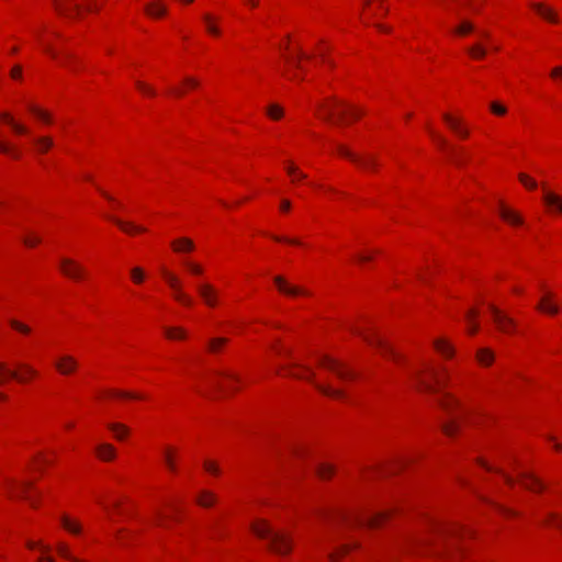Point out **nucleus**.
<instances>
[{
	"label": "nucleus",
	"instance_id": "052dcab7",
	"mask_svg": "<svg viewBox=\"0 0 562 562\" xmlns=\"http://www.w3.org/2000/svg\"><path fill=\"white\" fill-rule=\"evenodd\" d=\"M347 550H348L347 547L344 546L339 549V551L328 553L329 561L330 562H339L340 552L344 553Z\"/></svg>",
	"mask_w": 562,
	"mask_h": 562
},
{
	"label": "nucleus",
	"instance_id": "7ed1b4c3",
	"mask_svg": "<svg viewBox=\"0 0 562 562\" xmlns=\"http://www.w3.org/2000/svg\"><path fill=\"white\" fill-rule=\"evenodd\" d=\"M448 374L445 369L427 368L425 373H416V382L418 386L426 391L436 393L445 384Z\"/></svg>",
	"mask_w": 562,
	"mask_h": 562
},
{
	"label": "nucleus",
	"instance_id": "3c124183",
	"mask_svg": "<svg viewBox=\"0 0 562 562\" xmlns=\"http://www.w3.org/2000/svg\"><path fill=\"white\" fill-rule=\"evenodd\" d=\"M136 87L144 93V94H147V95H150V97H154L156 94V91L148 85L142 82V81H136Z\"/></svg>",
	"mask_w": 562,
	"mask_h": 562
},
{
	"label": "nucleus",
	"instance_id": "864d4df0",
	"mask_svg": "<svg viewBox=\"0 0 562 562\" xmlns=\"http://www.w3.org/2000/svg\"><path fill=\"white\" fill-rule=\"evenodd\" d=\"M225 341L226 340L223 339V338H214V339H212L210 341V344H209V350L211 352H216L220 349V347L225 344Z\"/></svg>",
	"mask_w": 562,
	"mask_h": 562
},
{
	"label": "nucleus",
	"instance_id": "412c9836",
	"mask_svg": "<svg viewBox=\"0 0 562 562\" xmlns=\"http://www.w3.org/2000/svg\"><path fill=\"white\" fill-rule=\"evenodd\" d=\"M499 215L507 222L514 225L522 224V218L515 211L507 209L505 205L501 204Z\"/></svg>",
	"mask_w": 562,
	"mask_h": 562
},
{
	"label": "nucleus",
	"instance_id": "f3484780",
	"mask_svg": "<svg viewBox=\"0 0 562 562\" xmlns=\"http://www.w3.org/2000/svg\"><path fill=\"white\" fill-rule=\"evenodd\" d=\"M531 8L547 21L552 22V23H558V21H559L558 14L552 8L546 5L541 2L531 3Z\"/></svg>",
	"mask_w": 562,
	"mask_h": 562
},
{
	"label": "nucleus",
	"instance_id": "20e7f679",
	"mask_svg": "<svg viewBox=\"0 0 562 562\" xmlns=\"http://www.w3.org/2000/svg\"><path fill=\"white\" fill-rule=\"evenodd\" d=\"M386 513H378V514H355V515H338V518L342 521H347L348 524L357 525V526H367L370 528L378 527L384 519H386Z\"/></svg>",
	"mask_w": 562,
	"mask_h": 562
},
{
	"label": "nucleus",
	"instance_id": "dca6fc26",
	"mask_svg": "<svg viewBox=\"0 0 562 562\" xmlns=\"http://www.w3.org/2000/svg\"><path fill=\"white\" fill-rule=\"evenodd\" d=\"M55 367L60 374L68 375L76 371L78 362L74 357L66 355L57 359Z\"/></svg>",
	"mask_w": 562,
	"mask_h": 562
},
{
	"label": "nucleus",
	"instance_id": "9b49d317",
	"mask_svg": "<svg viewBox=\"0 0 562 562\" xmlns=\"http://www.w3.org/2000/svg\"><path fill=\"white\" fill-rule=\"evenodd\" d=\"M196 291L207 306L214 307L217 305L218 292L212 284L199 283L196 284Z\"/></svg>",
	"mask_w": 562,
	"mask_h": 562
},
{
	"label": "nucleus",
	"instance_id": "8fccbe9b",
	"mask_svg": "<svg viewBox=\"0 0 562 562\" xmlns=\"http://www.w3.org/2000/svg\"><path fill=\"white\" fill-rule=\"evenodd\" d=\"M268 114L271 119L279 120L283 114V110L279 105L272 104L268 108Z\"/></svg>",
	"mask_w": 562,
	"mask_h": 562
},
{
	"label": "nucleus",
	"instance_id": "e433bc0d",
	"mask_svg": "<svg viewBox=\"0 0 562 562\" xmlns=\"http://www.w3.org/2000/svg\"><path fill=\"white\" fill-rule=\"evenodd\" d=\"M38 150L45 153L53 146V139L49 136H43L34 139Z\"/></svg>",
	"mask_w": 562,
	"mask_h": 562
},
{
	"label": "nucleus",
	"instance_id": "4468645a",
	"mask_svg": "<svg viewBox=\"0 0 562 562\" xmlns=\"http://www.w3.org/2000/svg\"><path fill=\"white\" fill-rule=\"evenodd\" d=\"M274 283L278 286L279 291L283 294H286L289 296H299V295H307V291L303 288H300L297 285L290 284L285 279L282 277H276Z\"/></svg>",
	"mask_w": 562,
	"mask_h": 562
},
{
	"label": "nucleus",
	"instance_id": "4be33fe9",
	"mask_svg": "<svg viewBox=\"0 0 562 562\" xmlns=\"http://www.w3.org/2000/svg\"><path fill=\"white\" fill-rule=\"evenodd\" d=\"M0 121H4L5 123H8L13 128V131L18 134H26L27 133L26 126L21 123L15 122L14 119L11 116V114L8 112L0 113Z\"/></svg>",
	"mask_w": 562,
	"mask_h": 562
},
{
	"label": "nucleus",
	"instance_id": "ea45409f",
	"mask_svg": "<svg viewBox=\"0 0 562 562\" xmlns=\"http://www.w3.org/2000/svg\"><path fill=\"white\" fill-rule=\"evenodd\" d=\"M469 54L476 59L483 58L486 55V48L481 44H474L468 48Z\"/></svg>",
	"mask_w": 562,
	"mask_h": 562
},
{
	"label": "nucleus",
	"instance_id": "37998d69",
	"mask_svg": "<svg viewBox=\"0 0 562 562\" xmlns=\"http://www.w3.org/2000/svg\"><path fill=\"white\" fill-rule=\"evenodd\" d=\"M474 30V25L470 21H462L460 25L456 29V32L460 35H465L471 33Z\"/></svg>",
	"mask_w": 562,
	"mask_h": 562
},
{
	"label": "nucleus",
	"instance_id": "09e8293b",
	"mask_svg": "<svg viewBox=\"0 0 562 562\" xmlns=\"http://www.w3.org/2000/svg\"><path fill=\"white\" fill-rule=\"evenodd\" d=\"M483 467H484L487 471H493V472H496V473L501 474V475L504 477V480H505V482H506L507 484L513 485L514 480H513L508 474H506L505 472H503V470H502V469L490 467V465H488V464H486V463H483Z\"/></svg>",
	"mask_w": 562,
	"mask_h": 562
},
{
	"label": "nucleus",
	"instance_id": "49530a36",
	"mask_svg": "<svg viewBox=\"0 0 562 562\" xmlns=\"http://www.w3.org/2000/svg\"><path fill=\"white\" fill-rule=\"evenodd\" d=\"M519 181L528 189H536L537 182L526 173L518 175Z\"/></svg>",
	"mask_w": 562,
	"mask_h": 562
},
{
	"label": "nucleus",
	"instance_id": "bb28decb",
	"mask_svg": "<svg viewBox=\"0 0 562 562\" xmlns=\"http://www.w3.org/2000/svg\"><path fill=\"white\" fill-rule=\"evenodd\" d=\"M119 227H121L124 232L133 233V232H145V228L142 226H136L133 223L123 222L116 217H109Z\"/></svg>",
	"mask_w": 562,
	"mask_h": 562
},
{
	"label": "nucleus",
	"instance_id": "4c0bfd02",
	"mask_svg": "<svg viewBox=\"0 0 562 562\" xmlns=\"http://www.w3.org/2000/svg\"><path fill=\"white\" fill-rule=\"evenodd\" d=\"M61 524L64 526L65 529H67L68 531L75 533V535H78L81 532V527L80 525L71 521L68 517L66 516H63L61 517Z\"/></svg>",
	"mask_w": 562,
	"mask_h": 562
},
{
	"label": "nucleus",
	"instance_id": "69168bd1",
	"mask_svg": "<svg viewBox=\"0 0 562 562\" xmlns=\"http://www.w3.org/2000/svg\"><path fill=\"white\" fill-rule=\"evenodd\" d=\"M430 135L432 136V138L436 140V143L440 147H445L446 146V139L443 137L437 135L434 131H430Z\"/></svg>",
	"mask_w": 562,
	"mask_h": 562
},
{
	"label": "nucleus",
	"instance_id": "de8ad7c7",
	"mask_svg": "<svg viewBox=\"0 0 562 562\" xmlns=\"http://www.w3.org/2000/svg\"><path fill=\"white\" fill-rule=\"evenodd\" d=\"M477 315L476 311L474 310H471L468 312V315H467V318H468V322H469V331L471 334H475L479 329V325L473 323L472 319Z\"/></svg>",
	"mask_w": 562,
	"mask_h": 562
},
{
	"label": "nucleus",
	"instance_id": "aec40b11",
	"mask_svg": "<svg viewBox=\"0 0 562 562\" xmlns=\"http://www.w3.org/2000/svg\"><path fill=\"white\" fill-rule=\"evenodd\" d=\"M171 246L177 252H190L194 249V244L191 239L182 237L171 243Z\"/></svg>",
	"mask_w": 562,
	"mask_h": 562
},
{
	"label": "nucleus",
	"instance_id": "c03bdc74",
	"mask_svg": "<svg viewBox=\"0 0 562 562\" xmlns=\"http://www.w3.org/2000/svg\"><path fill=\"white\" fill-rule=\"evenodd\" d=\"M458 427V422L452 419L451 422L443 424L442 430L447 436H453L457 432Z\"/></svg>",
	"mask_w": 562,
	"mask_h": 562
},
{
	"label": "nucleus",
	"instance_id": "6e6552de",
	"mask_svg": "<svg viewBox=\"0 0 562 562\" xmlns=\"http://www.w3.org/2000/svg\"><path fill=\"white\" fill-rule=\"evenodd\" d=\"M59 266L61 272L72 280H81L86 277V269L72 259L63 258Z\"/></svg>",
	"mask_w": 562,
	"mask_h": 562
},
{
	"label": "nucleus",
	"instance_id": "f03ea898",
	"mask_svg": "<svg viewBox=\"0 0 562 562\" xmlns=\"http://www.w3.org/2000/svg\"><path fill=\"white\" fill-rule=\"evenodd\" d=\"M318 113L325 121H333L335 123L344 122L347 115H350L352 119H358L361 115L360 111L338 100L334 104H319Z\"/></svg>",
	"mask_w": 562,
	"mask_h": 562
},
{
	"label": "nucleus",
	"instance_id": "a211bd4d",
	"mask_svg": "<svg viewBox=\"0 0 562 562\" xmlns=\"http://www.w3.org/2000/svg\"><path fill=\"white\" fill-rule=\"evenodd\" d=\"M97 456L102 461H111L115 458V448L110 443H100L95 447Z\"/></svg>",
	"mask_w": 562,
	"mask_h": 562
},
{
	"label": "nucleus",
	"instance_id": "0e129e2a",
	"mask_svg": "<svg viewBox=\"0 0 562 562\" xmlns=\"http://www.w3.org/2000/svg\"><path fill=\"white\" fill-rule=\"evenodd\" d=\"M451 158L457 166H462L464 158L461 153H452Z\"/></svg>",
	"mask_w": 562,
	"mask_h": 562
},
{
	"label": "nucleus",
	"instance_id": "393cba45",
	"mask_svg": "<svg viewBox=\"0 0 562 562\" xmlns=\"http://www.w3.org/2000/svg\"><path fill=\"white\" fill-rule=\"evenodd\" d=\"M108 428L114 434L117 440H122L130 432V429L120 423H110L108 424Z\"/></svg>",
	"mask_w": 562,
	"mask_h": 562
},
{
	"label": "nucleus",
	"instance_id": "4d7b16f0",
	"mask_svg": "<svg viewBox=\"0 0 562 562\" xmlns=\"http://www.w3.org/2000/svg\"><path fill=\"white\" fill-rule=\"evenodd\" d=\"M109 394L112 396H120V397H124V398H139V395L131 393V392L110 391Z\"/></svg>",
	"mask_w": 562,
	"mask_h": 562
},
{
	"label": "nucleus",
	"instance_id": "0eeeda50",
	"mask_svg": "<svg viewBox=\"0 0 562 562\" xmlns=\"http://www.w3.org/2000/svg\"><path fill=\"white\" fill-rule=\"evenodd\" d=\"M350 331L362 337L368 344L380 348L384 355L391 356L393 359L397 358L396 352L381 337H378V336L371 337V336L364 334L360 328L355 327V326L350 327Z\"/></svg>",
	"mask_w": 562,
	"mask_h": 562
},
{
	"label": "nucleus",
	"instance_id": "2f4dec72",
	"mask_svg": "<svg viewBox=\"0 0 562 562\" xmlns=\"http://www.w3.org/2000/svg\"><path fill=\"white\" fill-rule=\"evenodd\" d=\"M443 120L448 124V126L456 133L459 134L460 131L464 127L461 124V121L451 116L450 114H443Z\"/></svg>",
	"mask_w": 562,
	"mask_h": 562
},
{
	"label": "nucleus",
	"instance_id": "7c9ffc66",
	"mask_svg": "<svg viewBox=\"0 0 562 562\" xmlns=\"http://www.w3.org/2000/svg\"><path fill=\"white\" fill-rule=\"evenodd\" d=\"M438 401L440 406L447 412H450L453 407L458 406L457 400L451 397L449 394H442Z\"/></svg>",
	"mask_w": 562,
	"mask_h": 562
},
{
	"label": "nucleus",
	"instance_id": "f257e3e1",
	"mask_svg": "<svg viewBox=\"0 0 562 562\" xmlns=\"http://www.w3.org/2000/svg\"><path fill=\"white\" fill-rule=\"evenodd\" d=\"M252 529L254 532L266 539L271 551L277 554H288L292 549V538L285 531H273L265 522L256 525L248 524V531Z\"/></svg>",
	"mask_w": 562,
	"mask_h": 562
},
{
	"label": "nucleus",
	"instance_id": "cd10ccee",
	"mask_svg": "<svg viewBox=\"0 0 562 562\" xmlns=\"http://www.w3.org/2000/svg\"><path fill=\"white\" fill-rule=\"evenodd\" d=\"M543 200L549 206H553L562 213V199L559 195L551 192H546Z\"/></svg>",
	"mask_w": 562,
	"mask_h": 562
},
{
	"label": "nucleus",
	"instance_id": "a878e982",
	"mask_svg": "<svg viewBox=\"0 0 562 562\" xmlns=\"http://www.w3.org/2000/svg\"><path fill=\"white\" fill-rule=\"evenodd\" d=\"M27 109L30 110V112L32 114H34L37 119H40L44 123H46V124H50L52 123V116H50V114L47 111L42 110L41 108H38L35 104H29Z\"/></svg>",
	"mask_w": 562,
	"mask_h": 562
},
{
	"label": "nucleus",
	"instance_id": "a18cd8bd",
	"mask_svg": "<svg viewBox=\"0 0 562 562\" xmlns=\"http://www.w3.org/2000/svg\"><path fill=\"white\" fill-rule=\"evenodd\" d=\"M131 277L135 283L139 284L144 281L145 273L142 268L136 267L131 270Z\"/></svg>",
	"mask_w": 562,
	"mask_h": 562
},
{
	"label": "nucleus",
	"instance_id": "9d476101",
	"mask_svg": "<svg viewBox=\"0 0 562 562\" xmlns=\"http://www.w3.org/2000/svg\"><path fill=\"white\" fill-rule=\"evenodd\" d=\"M337 151L350 159L351 161L358 164L359 166L363 167V168H374L376 166V161L373 157H370V156H367V157H360L358 155H356L355 153H352L351 150H349L346 146L341 145V144H338L337 145Z\"/></svg>",
	"mask_w": 562,
	"mask_h": 562
},
{
	"label": "nucleus",
	"instance_id": "423d86ee",
	"mask_svg": "<svg viewBox=\"0 0 562 562\" xmlns=\"http://www.w3.org/2000/svg\"><path fill=\"white\" fill-rule=\"evenodd\" d=\"M487 307L492 314L493 322L501 331L512 333L515 329L516 323L512 317L506 315L494 304H488Z\"/></svg>",
	"mask_w": 562,
	"mask_h": 562
},
{
	"label": "nucleus",
	"instance_id": "1a4fd4ad",
	"mask_svg": "<svg viewBox=\"0 0 562 562\" xmlns=\"http://www.w3.org/2000/svg\"><path fill=\"white\" fill-rule=\"evenodd\" d=\"M164 277H165L167 283L169 284V286L173 290L175 299L178 302L182 303L183 305L191 306L193 301L189 295H187L182 291L179 279L173 273L168 272V271H164Z\"/></svg>",
	"mask_w": 562,
	"mask_h": 562
},
{
	"label": "nucleus",
	"instance_id": "ddd939ff",
	"mask_svg": "<svg viewBox=\"0 0 562 562\" xmlns=\"http://www.w3.org/2000/svg\"><path fill=\"white\" fill-rule=\"evenodd\" d=\"M319 362H321V366H323L327 370H329V371L334 372L335 374H337V376L340 378L341 380H348V379H351L353 376L352 372H350L349 370L345 369L342 367V364H340L335 359H331L329 357H323V358H321Z\"/></svg>",
	"mask_w": 562,
	"mask_h": 562
},
{
	"label": "nucleus",
	"instance_id": "39448f33",
	"mask_svg": "<svg viewBox=\"0 0 562 562\" xmlns=\"http://www.w3.org/2000/svg\"><path fill=\"white\" fill-rule=\"evenodd\" d=\"M19 368L22 370V373H19L15 370H10L7 368V366L2 362H0V384L3 383V374H5L9 378L15 379L16 381L21 383L27 382L31 378H34L37 375V371L26 363H20Z\"/></svg>",
	"mask_w": 562,
	"mask_h": 562
},
{
	"label": "nucleus",
	"instance_id": "b1692460",
	"mask_svg": "<svg viewBox=\"0 0 562 562\" xmlns=\"http://www.w3.org/2000/svg\"><path fill=\"white\" fill-rule=\"evenodd\" d=\"M476 359L482 366H490L494 360V353L488 348H481L476 352Z\"/></svg>",
	"mask_w": 562,
	"mask_h": 562
},
{
	"label": "nucleus",
	"instance_id": "e2e57ef3",
	"mask_svg": "<svg viewBox=\"0 0 562 562\" xmlns=\"http://www.w3.org/2000/svg\"><path fill=\"white\" fill-rule=\"evenodd\" d=\"M26 546L30 549L40 548L43 552H48L49 551V547L48 546H43V544L34 542V541H27Z\"/></svg>",
	"mask_w": 562,
	"mask_h": 562
},
{
	"label": "nucleus",
	"instance_id": "a19ab883",
	"mask_svg": "<svg viewBox=\"0 0 562 562\" xmlns=\"http://www.w3.org/2000/svg\"><path fill=\"white\" fill-rule=\"evenodd\" d=\"M316 387L325 395L329 396V397H334V398H339L341 397V391L339 390H336V389H333L330 386H327V385H321V384H317Z\"/></svg>",
	"mask_w": 562,
	"mask_h": 562
},
{
	"label": "nucleus",
	"instance_id": "5701e85b",
	"mask_svg": "<svg viewBox=\"0 0 562 562\" xmlns=\"http://www.w3.org/2000/svg\"><path fill=\"white\" fill-rule=\"evenodd\" d=\"M145 11L150 16L160 18L166 14L167 9L161 2L157 1L154 3L146 4Z\"/></svg>",
	"mask_w": 562,
	"mask_h": 562
},
{
	"label": "nucleus",
	"instance_id": "bf43d9fd",
	"mask_svg": "<svg viewBox=\"0 0 562 562\" xmlns=\"http://www.w3.org/2000/svg\"><path fill=\"white\" fill-rule=\"evenodd\" d=\"M286 170H288V173L294 178L304 179L306 177L304 173L299 171V169L296 167H294L293 165H289Z\"/></svg>",
	"mask_w": 562,
	"mask_h": 562
},
{
	"label": "nucleus",
	"instance_id": "79ce46f5",
	"mask_svg": "<svg viewBox=\"0 0 562 562\" xmlns=\"http://www.w3.org/2000/svg\"><path fill=\"white\" fill-rule=\"evenodd\" d=\"M203 20L205 22V26H206V30H207L209 33H211L213 35H218L220 34L218 27L213 24V18H212L211 14L205 13L203 15Z\"/></svg>",
	"mask_w": 562,
	"mask_h": 562
},
{
	"label": "nucleus",
	"instance_id": "f704fd0d",
	"mask_svg": "<svg viewBox=\"0 0 562 562\" xmlns=\"http://www.w3.org/2000/svg\"><path fill=\"white\" fill-rule=\"evenodd\" d=\"M10 487L12 488H15V483L14 482H10ZM32 487V484L31 483H22L21 485L16 486V488H19V496L27 499L31 505L34 506V502L33 499L27 495V491Z\"/></svg>",
	"mask_w": 562,
	"mask_h": 562
},
{
	"label": "nucleus",
	"instance_id": "680f3d73",
	"mask_svg": "<svg viewBox=\"0 0 562 562\" xmlns=\"http://www.w3.org/2000/svg\"><path fill=\"white\" fill-rule=\"evenodd\" d=\"M41 241V238L40 237H36V236H30V237H24L23 238V243L27 246V247H34L35 245H37L38 243Z\"/></svg>",
	"mask_w": 562,
	"mask_h": 562
},
{
	"label": "nucleus",
	"instance_id": "6ab92c4d",
	"mask_svg": "<svg viewBox=\"0 0 562 562\" xmlns=\"http://www.w3.org/2000/svg\"><path fill=\"white\" fill-rule=\"evenodd\" d=\"M521 484L530 491L540 492L543 490V484L530 473L520 474Z\"/></svg>",
	"mask_w": 562,
	"mask_h": 562
},
{
	"label": "nucleus",
	"instance_id": "473e14b6",
	"mask_svg": "<svg viewBox=\"0 0 562 562\" xmlns=\"http://www.w3.org/2000/svg\"><path fill=\"white\" fill-rule=\"evenodd\" d=\"M443 120L448 124V126L456 133L459 134L460 131L464 127L461 124V121L451 116L450 114H443Z\"/></svg>",
	"mask_w": 562,
	"mask_h": 562
},
{
	"label": "nucleus",
	"instance_id": "603ef678",
	"mask_svg": "<svg viewBox=\"0 0 562 562\" xmlns=\"http://www.w3.org/2000/svg\"><path fill=\"white\" fill-rule=\"evenodd\" d=\"M302 58H307V56L303 52L300 50L297 57L296 58H288V63L291 64L296 69H303V67L301 65Z\"/></svg>",
	"mask_w": 562,
	"mask_h": 562
},
{
	"label": "nucleus",
	"instance_id": "72a5a7b5",
	"mask_svg": "<svg viewBox=\"0 0 562 562\" xmlns=\"http://www.w3.org/2000/svg\"><path fill=\"white\" fill-rule=\"evenodd\" d=\"M198 503L203 507H210L215 503V495L211 492L203 491L198 497Z\"/></svg>",
	"mask_w": 562,
	"mask_h": 562
},
{
	"label": "nucleus",
	"instance_id": "2eb2a0df",
	"mask_svg": "<svg viewBox=\"0 0 562 562\" xmlns=\"http://www.w3.org/2000/svg\"><path fill=\"white\" fill-rule=\"evenodd\" d=\"M56 10L66 16L79 15L81 7L77 0H54Z\"/></svg>",
	"mask_w": 562,
	"mask_h": 562
},
{
	"label": "nucleus",
	"instance_id": "13d9d810",
	"mask_svg": "<svg viewBox=\"0 0 562 562\" xmlns=\"http://www.w3.org/2000/svg\"><path fill=\"white\" fill-rule=\"evenodd\" d=\"M11 326H12L15 330H18V331H20V333H22V334H29V333L31 331V329H30V327H29V326H26V325H24V324H22V323H20V322H16V321H11Z\"/></svg>",
	"mask_w": 562,
	"mask_h": 562
},
{
	"label": "nucleus",
	"instance_id": "f8f14e48",
	"mask_svg": "<svg viewBox=\"0 0 562 562\" xmlns=\"http://www.w3.org/2000/svg\"><path fill=\"white\" fill-rule=\"evenodd\" d=\"M536 307L548 315H557L560 312V307L555 302V295L552 292L543 293Z\"/></svg>",
	"mask_w": 562,
	"mask_h": 562
},
{
	"label": "nucleus",
	"instance_id": "58836bf2",
	"mask_svg": "<svg viewBox=\"0 0 562 562\" xmlns=\"http://www.w3.org/2000/svg\"><path fill=\"white\" fill-rule=\"evenodd\" d=\"M182 263L187 268V270L194 276H201L204 271L202 266L196 262L186 259L182 261Z\"/></svg>",
	"mask_w": 562,
	"mask_h": 562
},
{
	"label": "nucleus",
	"instance_id": "c85d7f7f",
	"mask_svg": "<svg viewBox=\"0 0 562 562\" xmlns=\"http://www.w3.org/2000/svg\"><path fill=\"white\" fill-rule=\"evenodd\" d=\"M435 348L438 352H440L445 357H452L453 356V349L452 347L443 339H437L435 342Z\"/></svg>",
	"mask_w": 562,
	"mask_h": 562
},
{
	"label": "nucleus",
	"instance_id": "774afa93",
	"mask_svg": "<svg viewBox=\"0 0 562 562\" xmlns=\"http://www.w3.org/2000/svg\"><path fill=\"white\" fill-rule=\"evenodd\" d=\"M551 77L552 78H562V67L557 66L551 70Z\"/></svg>",
	"mask_w": 562,
	"mask_h": 562
},
{
	"label": "nucleus",
	"instance_id": "c9c22d12",
	"mask_svg": "<svg viewBox=\"0 0 562 562\" xmlns=\"http://www.w3.org/2000/svg\"><path fill=\"white\" fill-rule=\"evenodd\" d=\"M316 472L321 479H329L334 474L335 470L330 464L319 463L316 468Z\"/></svg>",
	"mask_w": 562,
	"mask_h": 562
},
{
	"label": "nucleus",
	"instance_id": "6e6d98bb",
	"mask_svg": "<svg viewBox=\"0 0 562 562\" xmlns=\"http://www.w3.org/2000/svg\"><path fill=\"white\" fill-rule=\"evenodd\" d=\"M490 109L496 115H504L507 112L506 108L497 102H492Z\"/></svg>",
	"mask_w": 562,
	"mask_h": 562
},
{
	"label": "nucleus",
	"instance_id": "5fc2aeb1",
	"mask_svg": "<svg viewBox=\"0 0 562 562\" xmlns=\"http://www.w3.org/2000/svg\"><path fill=\"white\" fill-rule=\"evenodd\" d=\"M165 463H166V467L171 471V472H176L177 471V467H176V463H175V460L170 453V451H166L165 453Z\"/></svg>",
	"mask_w": 562,
	"mask_h": 562
},
{
	"label": "nucleus",
	"instance_id": "c756f323",
	"mask_svg": "<svg viewBox=\"0 0 562 562\" xmlns=\"http://www.w3.org/2000/svg\"><path fill=\"white\" fill-rule=\"evenodd\" d=\"M165 334L169 339H184L187 333L181 327H165Z\"/></svg>",
	"mask_w": 562,
	"mask_h": 562
},
{
	"label": "nucleus",
	"instance_id": "338daca9",
	"mask_svg": "<svg viewBox=\"0 0 562 562\" xmlns=\"http://www.w3.org/2000/svg\"><path fill=\"white\" fill-rule=\"evenodd\" d=\"M204 468L206 471L216 474L218 472L216 465L213 462L206 461L204 463Z\"/></svg>",
	"mask_w": 562,
	"mask_h": 562
}]
</instances>
